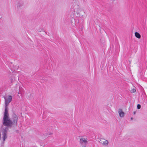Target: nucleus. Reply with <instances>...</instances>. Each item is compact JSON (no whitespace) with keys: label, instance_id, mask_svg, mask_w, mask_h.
Returning a JSON list of instances; mask_svg holds the SVG:
<instances>
[{"label":"nucleus","instance_id":"obj_8","mask_svg":"<svg viewBox=\"0 0 147 147\" xmlns=\"http://www.w3.org/2000/svg\"><path fill=\"white\" fill-rule=\"evenodd\" d=\"M136 91V90L135 89H134V88H133V89H132L131 91V93H134V92H135Z\"/></svg>","mask_w":147,"mask_h":147},{"label":"nucleus","instance_id":"obj_13","mask_svg":"<svg viewBox=\"0 0 147 147\" xmlns=\"http://www.w3.org/2000/svg\"><path fill=\"white\" fill-rule=\"evenodd\" d=\"M133 119V118H132V117H131V120Z\"/></svg>","mask_w":147,"mask_h":147},{"label":"nucleus","instance_id":"obj_7","mask_svg":"<svg viewBox=\"0 0 147 147\" xmlns=\"http://www.w3.org/2000/svg\"><path fill=\"white\" fill-rule=\"evenodd\" d=\"M136 37L138 38H140L141 37L140 35L138 32H136L135 33Z\"/></svg>","mask_w":147,"mask_h":147},{"label":"nucleus","instance_id":"obj_2","mask_svg":"<svg viewBox=\"0 0 147 147\" xmlns=\"http://www.w3.org/2000/svg\"><path fill=\"white\" fill-rule=\"evenodd\" d=\"M3 98L5 100V105L8 106L9 103L12 100V96L10 95L3 96Z\"/></svg>","mask_w":147,"mask_h":147},{"label":"nucleus","instance_id":"obj_11","mask_svg":"<svg viewBox=\"0 0 147 147\" xmlns=\"http://www.w3.org/2000/svg\"><path fill=\"white\" fill-rule=\"evenodd\" d=\"M52 134V133H50L49 134V135H51Z\"/></svg>","mask_w":147,"mask_h":147},{"label":"nucleus","instance_id":"obj_4","mask_svg":"<svg viewBox=\"0 0 147 147\" xmlns=\"http://www.w3.org/2000/svg\"><path fill=\"white\" fill-rule=\"evenodd\" d=\"M100 142L103 145L105 146H107L109 143L107 140H106L104 139H100Z\"/></svg>","mask_w":147,"mask_h":147},{"label":"nucleus","instance_id":"obj_9","mask_svg":"<svg viewBox=\"0 0 147 147\" xmlns=\"http://www.w3.org/2000/svg\"><path fill=\"white\" fill-rule=\"evenodd\" d=\"M137 107L138 109H140L141 108V105L139 104L138 105H137Z\"/></svg>","mask_w":147,"mask_h":147},{"label":"nucleus","instance_id":"obj_10","mask_svg":"<svg viewBox=\"0 0 147 147\" xmlns=\"http://www.w3.org/2000/svg\"><path fill=\"white\" fill-rule=\"evenodd\" d=\"M16 132L17 133H18L19 132V131L18 130H17L16 131Z\"/></svg>","mask_w":147,"mask_h":147},{"label":"nucleus","instance_id":"obj_1","mask_svg":"<svg viewBox=\"0 0 147 147\" xmlns=\"http://www.w3.org/2000/svg\"><path fill=\"white\" fill-rule=\"evenodd\" d=\"M7 106L5 105V110L2 120L3 125L7 127L3 128L2 131V138L4 141L7 138V133L8 131V128L16 126L18 120V117L15 113L12 115L11 119L9 117L8 108Z\"/></svg>","mask_w":147,"mask_h":147},{"label":"nucleus","instance_id":"obj_6","mask_svg":"<svg viewBox=\"0 0 147 147\" xmlns=\"http://www.w3.org/2000/svg\"><path fill=\"white\" fill-rule=\"evenodd\" d=\"M23 5V3H18L17 4V6L18 8H20Z\"/></svg>","mask_w":147,"mask_h":147},{"label":"nucleus","instance_id":"obj_14","mask_svg":"<svg viewBox=\"0 0 147 147\" xmlns=\"http://www.w3.org/2000/svg\"><path fill=\"white\" fill-rule=\"evenodd\" d=\"M130 63V64L131 63V62L130 61H129V63Z\"/></svg>","mask_w":147,"mask_h":147},{"label":"nucleus","instance_id":"obj_3","mask_svg":"<svg viewBox=\"0 0 147 147\" xmlns=\"http://www.w3.org/2000/svg\"><path fill=\"white\" fill-rule=\"evenodd\" d=\"M80 142L83 147H86L88 141L86 139L83 138H80Z\"/></svg>","mask_w":147,"mask_h":147},{"label":"nucleus","instance_id":"obj_5","mask_svg":"<svg viewBox=\"0 0 147 147\" xmlns=\"http://www.w3.org/2000/svg\"><path fill=\"white\" fill-rule=\"evenodd\" d=\"M118 113L119 114V116L121 117H123L124 116V113L122 111L121 109H119L118 110Z\"/></svg>","mask_w":147,"mask_h":147},{"label":"nucleus","instance_id":"obj_12","mask_svg":"<svg viewBox=\"0 0 147 147\" xmlns=\"http://www.w3.org/2000/svg\"><path fill=\"white\" fill-rule=\"evenodd\" d=\"M136 111H134V115H135L136 114Z\"/></svg>","mask_w":147,"mask_h":147}]
</instances>
